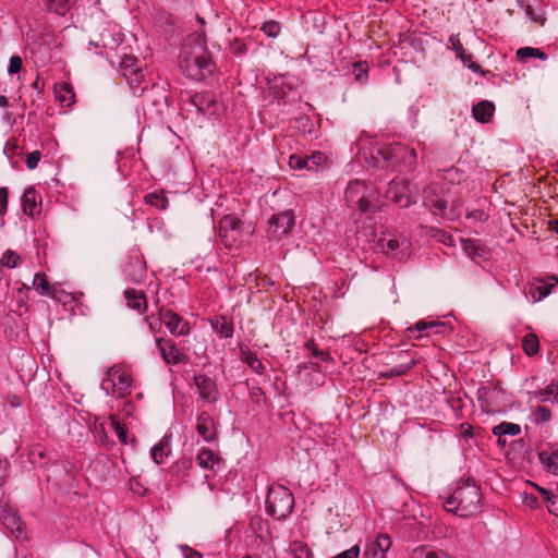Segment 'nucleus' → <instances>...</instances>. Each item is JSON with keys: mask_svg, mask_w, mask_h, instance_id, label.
Returning <instances> with one entry per match:
<instances>
[{"mask_svg": "<svg viewBox=\"0 0 558 558\" xmlns=\"http://www.w3.org/2000/svg\"><path fill=\"white\" fill-rule=\"evenodd\" d=\"M205 45V34L194 32L182 46L179 66L186 77L202 81L214 72L215 64L210 60Z\"/></svg>", "mask_w": 558, "mask_h": 558, "instance_id": "nucleus-1", "label": "nucleus"}, {"mask_svg": "<svg viewBox=\"0 0 558 558\" xmlns=\"http://www.w3.org/2000/svg\"><path fill=\"white\" fill-rule=\"evenodd\" d=\"M481 505V490L476 484L470 480L457 485L444 501L446 511L461 518L475 515L480 512Z\"/></svg>", "mask_w": 558, "mask_h": 558, "instance_id": "nucleus-2", "label": "nucleus"}, {"mask_svg": "<svg viewBox=\"0 0 558 558\" xmlns=\"http://www.w3.org/2000/svg\"><path fill=\"white\" fill-rule=\"evenodd\" d=\"M448 195L437 184L428 185L423 192V204L435 216L446 220H456L461 215V206L452 204L448 206Z\"/></svg>", "mask_w": 558, "mask_h": 558, "instance_id": "nucleus-3", "label": "nucleus"}, {"mask_svg": "<svg viewBox=\"0 0 558 558\" xmlns=\"http://www.w3.org/2000/svg\"><path fill=\"white\" fill-rule=\"evenodd\" d=\"M294 506L292 493L281 484H271L268 488L266 498V511L276 520L284 519L289 515Z\"/></svg>", "mask_w": 558, "mask_h": 558, "instance_id": "nucleus-4", "label": "nucleus"}, {"mask_svg": "<svg viewBox=\"0 0 558 558\" xmlns=\"http://www.w3.org/2000/svg\"><path fill=\"white\" fill-rule=\"evenodd\" d=\"M376 194V190L365 181L353 180L345 189L344 198L350 206H357L361 211L366 213L373 210Z\"/></svg>", "mask_w": 558, "mask_h": 558, "instance_id": "nucleus-5", "label": "nucleus"}, {"mask_svg": "<svg viewBox=\"0 0 558 558\" xmlns=\"http://www.w3.org/2000/svg\"><path fill=\"white\" fill-rule=\"evenodd\" d=\"M130 374L120 366H112L108 369L106 377L102 379L100 387L107 396H125L131 388Z\"/></svg>", "mask_w": 558, "mask_h": 558, "instance_id": "nucleus-6", "label": "nucleus"}, {"mask_svg": "<svg viewBox=\"0 0 558 558\" xmlns=\"http://www.w3.org/2000/svg\"><path fill=\"white\" fill-rule=\"evenodd\" d=\"M377 153L385 161L411 167L416 161V151L401 143H392L380 147Z\"/></svg>", "mask_w": 558, "mask_h": 558, "instance_id": "nucleus-7", "label": "nucleus"}, {"mask_svg": "<svg viewBox=\"0 0 558 558\" xmlns=\"http://www.w3.org/2000/svg\"><path fill=\"white\" fill-rule=\"evenodd\" d=\"M0 520L2 525L17 539L26 538L25 524L19 514V510L14 506L10 504L1 506Z\"/></svg>", "mask_w": 558, "mask_h": 558, "instance_id": "nucleus-8", "label": "nucleus"}, {"mask_svg": "<svg viewBox=\"0 0 558 558\" xmlns=\"http://www.w3.org/2000/svg\"><path fill=\"white\" fill-rule=\"evenodd\" d=\"M385 196L402 208H407L412 203H415L409 183L402 179L391 180Z\"/></svg>", "mask_w": 558, "mask_h": 558, "instance_id": "nucleus-9", "label": "nucleus"}, {"mask_svg": "<svg viewBox=\"0 0 558 558\" xmlns=\"http://www.w3.org/2000/svg\"><path fill=\"white\" fill-rule=\"evenodd\" d=\"M328 158L322 151H314L310 156L291 155L289 166L291 169L318 171L327 166Z\"/></svg>", "mask_w": 558, "mask_h": 558, "instance_id": "nucleus-10", "label": "nucleus"}, {"mask_svg": "<svg viewBox=\"0 0 558 558\" xmlns=\"http://www.w3.org/2000/svg\"><path fill=\"white\" fill-rule=\"evenodd\" d=\"M120 72L132 88L137 87L144 80L140 61L133 56H124L120 62Z\"/></svg>", "mask_w": 558, "mask_h": 558, "instance_id": "nucleus-11", "label": "nucleus"}, {"mask_svg": "<svg viewBox=\"0 0 558 558\" xmlns=\"http://www.w3.org/2000/svg\"><path fill=\"white\" fill-rule=\"evenodd\" d=\"M194 380L202 400L214 403L220 398L217 384L213 378L206 375H196Z\"/></svg>", "mask_w": 558, "mask_h": 558, "instance_id": "nucleus-12", "label": "nucleus"}, {"mask_svg": "<svg viewBox=\"0 0 558 558\" xmlns=\"http://www.w3.org/2000/svg\"><path fill=\"white\" fill-rule=\"evenodd\" d=\"M160 320L166 325L168 330L174 336H185L190 332L189 323L181 316L170 310L160 312Z\"/></svg>", "mask_w": 558, "mask_h": 558, "instance_id": "nucleus-13", "label": "nucleus"}, {"mask_svg": "<svg viewBox=\"0 0 558 558\" xmlns=\"http://www.w3.org/2000/svg\"><path fill=\"white\" fill-rule=\"evenodd\" d=\"M428 329H434L435 333H445L447 325L439 320H418L413 326L408 327L405 333L409 339H421L423 338V332Z\"/></svg>", "mask_w": 558, "mask_h": 558, "instance_id": "nucleus-14", "label": "nucleus"}, {"mask_svg": "<svg viewBox=\"0 0 558 558\" xmlns=\"http://www.w3.org/2000/svg\"><path fill=\"white\" fill-rule=\"evenodd\" d=\"M390 547V536L387 534H379L374 541L367 543L363 558H386V553Z\"/></svg>", "mask_w": 558, "mask_h": 558, "instance_id": "nucleus-15", "label": "nucleus"}, {"mask_svg": "<svg viewBox=\"0 0 558 558\" xmlns=\"http://www.w3.org/2000/svg\"><path fill=\"white\" fill-rule=\"evenodd\" d=\"M191 104L203 116L211 117L216 113L217 100L209 92L194 94L191 97Z\"/></svg>", "mask_w": 558, "mask_h": 558, "instance_id": "nucleus-16", "label": "nucleus"}, {"mask_svg": "<svg viewBox=\"0 0 558 558\" xmlns=\"http://www.w3.org/2000/svg\"><path fill=\"white\" fill-rule=\"evenodd\" d=\"M157 348L161 354L162 360L167 364H180L184 362L185 355L178 349V347L171 341H163L161 338L156 339Z\"/></svg>", "mask_w": 558, "mask_h": 558, "instance_id": "nucleus-17", "label": "nucleus"}, {"mask_svg": "<svg viewBox=\"0 0 558 558\" xmlns=\"http://www.w3.org/2000/svg\"><path fill=\"white\" fill-rule=\"evenodd\" d=\"M539 462L546 472L558 474V444H549L538 453Z\"/></svg>", "mask_w": 558, "mask_h": 558, "instance_id": "nucleus-18", "label": "nucleus"}, {"mask_svg": "<svg viewBox=\"0 0 558 558\" xmlns=\"http://www.w3.org/2000/svg\"><path fill=\"white\" fill-rule=\"evenodd\" d=\"M197 434L206 441L210 442L216 439V422L215 420L207 413L203 412L197 416L196 424Z\"/></svg>", "mask_w": 558, "mask_h": 558, "instance_id": "nucleus-19", "label": "nucleus"}, {"mask_svg": "<svg viewBox=\"0 0 558 558\" xmlns=\"http://www.w3.org/2000/svg\"><path fill=\"white\" fill-rule=\"evenodd\" d=\"M293 225V218L288 213L274 215L269 219V231L272 233H277L281 229L280 233L286 234L291 230Z\"/></svg>", "mask_w": 558, "mask_h": 558, "instance_id": "nucleus-20", "label": "nucleus"}, {"mask_svg": "<svg viewBox=\"0 0 558 558\" xmlns=\"http://www.w3.org/2000/svg\"><path fill=\"white\" fill-rule=\"evenodd\" d=\"M531 399L538 402L558 403V383L551 381L544 389L531 392Z\"/></svg>", "mask_w": 558, "mask_h": 558, "instance_id": "nucleus-21", "label": "nucleus"}, {"mask_svg": "<svg viewBox=\"0 0 558 558\" xmlns=\"http://www.w3.org/2000/svg\"><path fill=\"white\" fill-rule=\"evenodd\" d=\"M495 111V106L492 101L482 100L473 106L472 114L473 118L481 123H487L490 121Z\"/></svg>", "mask_w": 558, "mask_h": 558, "instance_id": "nucleus-22", "label": "nucleus"}, {"mask_svg": "<svg viewBox=\"0 0 558 558\" xmlns=\"http://www.w3.org/2000/svg\"><path fill=\"white\" fill-rule=\"evenodd\" d=\"M56 99L63 107H70L74 102L75 94L71 84L66 82H60L54 86Z\"/></svg>", "mask_w": 558, "mask_h": 558, "instance_id": "nucleus-23", "label": "nucleus"}, {"mask_svg": "<svg viewBox=\"0 0 558 558\" xmlns=\"http://www.w3.org/2000/svg\"><path fill=\"white\" fill-rule=\"evenodd\" d=\"M46 9L60 16H64L77 4L78 0H43Z\"/></svg>", "mask_w": 558, "mask_h": 558, "instance_id": "nucleus-24", "label": "nucleus"}, {"mask_svg": "<svg viewBox=\"0 0 558 558\" xmlns=\"http://www.w3.org/2000/svg\"><path fill=\"white\" fill-rule=\"evenodd\" d=\"M220 458L211 449L203 447L198 450L196 462L203 469L214 470Z\"/></svg>", "mask_w": 558, "mask_h": 558, "instance_id": "nucleus-25", "label": "nucleus"}, {"mask_svg": "<svg viewBox=\"0 0 558 558\" xmlns=\"http://www.w3.org/2000/svg\"><path fill=\"white\" fill-rule=\"evenodd\" d=\"M126 304L130 308L136 310L138 312L145 311L147 306L145 294L142 291H137L135 289H128L124 292Z\"/></svg>", "mask_w": 558, "mask_h": 558, "instance_id": "nucleus-26", "label": "nucleus"}, {"mask_svg": "<svg viewBox=\"0 0 558 558\" xmlns=\"http://www.w3.org/2000/svg\"><path fill=\"white\" fill-rule=\"evenodd\" d=\"M521 433L520 425L511 422H502L493 428V434L498 437L499 445H505L506 441L501 439L502 436H517Z\"/></svg>", "mask_w": 558, "mask_h": 558, "instance_id": "nucleus-27", "label": "nucleus"}, {"mask_svg": "<svg viewBox=\"0 0 558 558\" xmlns=\"http://www.w3.org/2000/svg\"><path fill=\"white\" fill-rule=\"evenodd\" d=\"M412 557L413 558H453L446 550L436 548V547H429V546L416 547L413 550Z\"/></svg>", "mask_w": 558, "mask_h": 558, "instance_id": "nucleus-28", "label": "nucleus"}, {"mask_svg": "<svg viewBox=\"0 0 558 558\" xmlns=\"http://www.w3.org/2000/svg\"><path fill=\"white\" fill-rule=\"evenodd\" d=\"M39 195L34 187H28L25 190L22 196V207L23 211L28 216H34L37 209V199Z\"/></svg>", "mask_w": 558, "mask_h": 558, "instance_id": "nucleus-29", "label": "nucleus"}, {"mask_svg": "<svg viewBox=\"0 0 558 558\" xmlns=\"http://www.w3.org/2000/svg\"><path fill=\"white\" fill-rule=\"evenodd\" d=\"M549 280V283L541 282L539 286L531 288L530 293L534 302L542 301L548 296L551 292V289L558 283L557 277H550Z\"/></svg>", "mask_w": 558, "mask_h": 558, "instance_id": "nucleus-30", "label": "nucleus"}, {"mask_svg": "<svg viewBox=\"0 0 558 558\" xmlns=\"http://www.w3.org/2000/svg\"><path fill=\"white\" fill-rule=\"evenodd\" d=\"M402 243H403V241H401L399 238L383 236L378 240V247L381 250V252L384 254H386L388 256H397L398 251Z\"/></svg>", "mask_w": 558, "mask_h": 558, "instance_id": "nucleus-31", "label": "nucleus"}, {"mask_svg": "<svg viewBox=\"0 0 558 558\" xmlns=\"http://www.w3.org/2000/svg\"><path fill=\"white\" fill-rule=\"evenodd\" d=\"M241 229V221L231 215L225 216L220 221L219 234L220 236L228 238L229 232H239Z\"/></svg>", "mask_w": 558, "mask_h": 558, "instance_id": "nucleus-32", "label": "nucleus"}, {"mask_svg": "<svg viewBox=\"0 0 558 558\" xmlns=\"http://www.w3.org/2000/svg\"><path fill=\"white\" fill-rule=\"evenodd\" d=\"M56 284H50L47 276L44 272L35 274L32 282V288L35 289L40 295L48 296Z\"/></svg>", "mask_w": 558, "mask_h": 558, "instance_id": "nucleus-33", "label": "nucleus"}, {"mask_svg": "<svg viewBox=\"0 0 558 558\" xmlns=\"http://www.w3.org/2000/svg\"><path fill=\"white\" fill-rule=\"evenodd\" d=\"M241 359L256 374L262 375L264 373V365L254 352L248 349H241Z\"/></svg>", "mask_w": 558, "mask_h": 558, "instance_id": "nucleus-34", "label": "nucleus"}, {"mask_svg": "<svg viewBox=\"0 0 558 558\" xmlns=\"http://www.w3.org/2000/svg\"><path fill=\"white\" fill-rule=\"evenodd\" d=\"M525 15L533 22L543 24L545 19L539 8V0H525L524 2Z\"/></svg>", "mask_w": 558, "mask_h": 558, "instance_id": "nucleus-35", "label": "nucleus"}, {"mask_svg": "<svg viewBox=\"0 0 558 558\" xmlns=\"http://www.w3.org/2000/svg\"><path fill=\"white\" fill-rule=\"evenodd\" d=\"M170 453L169 444L167 440L161 439L157 444H155L150 449V457L156 464H160L163 461L165 457H168Z\"/></svg>", "mask_w": 558, "mask_h": 558, "instance_id": "nucleus-36", "label": "nucleus"}, {"mask_svg": "<svg viewBox=\"0 0 558 558\" xmlns=\"http://www.w3.org/2000/svg\"><path fill=\"white\" fill-rule=\"evenodd\" d=\"M522 348L524 353L529 356L537 354L539 350V341L537 336L533 332L526 333L522 338Z\"/></svg>", "mask_w": 558, "mask_h": 558, "instance_id": "nucleus-37", "label": "nucleus"}, {"mask_svg": "<svg viewBox=\"0 0 558 558\" xmlns=\"http://www.w3.org/2000/svg\"><path fill=\"white\" fill-rule=\"evenodd\" d=\"M289 550L293 558H313V553L308 545L301 541L291 543Z\"/></svg>", "mask_w": 558, "mask_h": 558, "instance_id": "nucleus-38", "label": "nucleus"}, {"mask_svg": "<svg viewBox=\"0 0 558 558\" xmlns=\"http://www.w3.org/2000/svg\"><path fill=\"white\" fill-rule=\"evenodd\" d=\"M21 256L15 251L7 250L0 258V266L13 269L21 264Z\"/></svg>", "mask_w": 558, "mask_h": 558, "instance_id": "nucleus-39", "label": "nucleus"}, {"mask_svg": "<svg viewBox=\"0 0 558 558\" xmlns=\"http://www.w3.org/2000/svg\"><path fill=\"white\" fill-rule=\"evenodd\" d=\"M215 330L225 338H230L233 335V325L225 317H219L213 323Z\"/></svg>", "mask_w": 558, "mask_h": 558, "instance_id": "nucleus-40", "label": "nucleus"}, {"mask_svg": "<svg viewBox=\"0 0 558 558\" xmlns=\"http://www.w3.org/2000/svg\"><path fill=\"white\" fill-rule=\"evenodd\" d=\"M145 203L159 209H166L168 207V198L158 192L148 193L145 196Z\"/></svg>", "mask_w": 558, "mask_h": 558, "instance_id": "nucleus-41", "label": "nucleus"}, {"mask_svg": "<svg viewBox=\"0 0 558 558\" xmlns=\"http://www.w3.org/2000/svg\"><path fill=\"white\" fill-rule=\"evenodd\" d=\"M532 421L536 424L547 423L551 418V412L548 408L537 405L531 413Z\"/></svg>", "mask_w": 558, "mask_h": 558, "instance_id": "nucleus-42", "label": "nucleus"}, {"mask_svg": "<svg viewBox=\"0 0 558 558\" xmlns=\"http://www.w3.org/2000/svg\"><path fill=\"white\" fill-rule=\"evenodd\" d=\"M517 56L521 60H525V59L532 58V57L538 58L541 60H545L547 58V56L543 51H541L537 48H532V47H523V48L518 49Z\"/></svg>", "mask_w": 558, "mask_h": 558, "instance_id": "nucleus-43", "label": "nucleus"}, {"mask_svg": "<svg viewBox=\"0 0 558 558\" xmlns=\"http://www.w3.org/2000/svg\"><path fill=\"white\" fill-rule=\"evenodd\" d=\"M461 246L463 252L471 258L475 255L481 256L478 244L472 239H461Z\"/></svg>", "mask_w": 558, "mask_h": 558, "instance_id": "nucleus-44", "label": "nucleus"}, {"mask_svg": "<svg viewBox=\"0 0 558 558\" xmlns=\"http://www.w3.org/2000/svg\"><path fill=\"white\" fill-rule=\"evenodd\" d=\"M110 426L116 433L117 437L122 444L128 442L126 429L122 426L120 421L116 416H110Z\"/></svg>", "mask_w": 558, "mask_h": 558, "instance_id": "nucleus-45", "label": "nucleus"}, {"mask_svg": "<svg viewBox=\"0 0 558 558\" xmlns=\"http://www.w3.org/2000/svg\"><path fill=\"white\" fill-rule=\"evenodd\" d=\"M305 348L311 351L312 355L316 359L322 360L323 362H329L331 361V356L329 352L319 350L316 345L314 340H310L306 342Z\"/></svg>", "mask_w": 558, "mask_h": 558, "instance_id": "nucleus-46", "label": "nucleus"}, {"mask_svg": "<svg viewBox=\"0 0 558 558\" xmlns=\"http://www.w3.org/2000/svg\"><path fill=\"white\" fill-rule=\"evenodd\" d=\"M48 296L63 304H66L73 300V295L71 293L65 292L57 284L53 287L51 293H49Z\"/></svg>", "mask_w": 558, "mask_h": 558, "instance_id": "nucleus-47", "label": "nucleus"}, {"mask_svg": "<svg viewBox=\"0 0 558 558\" xmlns=\"http://www.w3.org/2000/svg\"><path fill=\"white\" fill-rule=\"evenodd\" d=\"M262 31L267 35L268 37L276 38L280 32H281V25L279 22L276 21H268L265 22L262 26Z\"/></svg>", "mask_w": 558, "mask_h": 558, "instance_id": "nucleus-48", "label": "nucleus"}, {"mask_svg": "<svg viewBox=\"0 0 558 558\" xmlns=\"http://www.w3.org/2000/svg\"><path fill=\"white\" fill-rule=\"evenodd\" d=\"M147 228L150 233H154L156 229L161 233L163 239L171 238V233L167 230L165 223L158 219H156L154 222H148Z\"/></svg>", "mask_w": 558, "mask_h": 558, "instance_id": "nucleus-49", "label": "nucleus"}, {"mask_svg": "<svg viewBox=\"0 0 558 558\" xmlns=\"http://www.w3.org/2000/svg\"><path fill=\"white\" fill-rule=\"evenodd\" d=\"M22 59L19 56H12L9 61L8 73L10 75L16 74L22 69Z\"/></svg>", "mask_w": 558, "mask_h": 558, "instance_id": "nucleus-50", "label": "nucleus"}, {"mask_svg": "<svg viewBox=\"0 0 558 558\" xmlns=\"http://www.w3.org/2000/svg\"><path fill=\"white\" fill-rule=\"evenodd\" d=\"M41 154L38 150H34L29 153L26 157V166L28 169L33 170L38 166V162L40 161Z\"/></svg>", "mask_w": 558, "mask_h": 558, "instance_id": "nucleus-51", "label": "nucleus"}, {"mask_svg": "<svg viewBox=\"0 0 558 558\" xmlns=\"http://www.w3.org/2000/svg\"><path fill=\"white\" fill-rule=\"evenodd\" d=\"M360 546L354 545L351 548L336 555L333 558H359L360 557Z\"/></svg>", "mask_w": 558, "mask_h": 558, "instance_id": "nucleus-52", "label": "nucleus"}, {"mask_svg": "<svg viewBox=\"0 0 558 558\" xmlns=\"http://www.w3.org/2000/svg\"><path fill=\"white\" fill-rule=\"evenodd\" d=\"M179 549L184 558H203L199 551L193 549L189 545H179Z\"/></svg>", "mask_w": 558, "mask_h": 558, "instance_id": "nucleus-53", "label": "nucleus"}, {"mask_svg": "<svg viewBox=\"0 0 558 558\" xmlns=\"http://www.w3.org/2000/svg\"><path fill=\"white\" fill-rule=\"evenodd\" d=\"M449 44L451 46V49L457 52V56L461 54L464 51L462 43H461L458 34H452L449 37Z\"/></svg>", "mask_w": 558, "mask_h": 558, "instance_id": "nucleus-54", "label": "nucleus"}, {"mask_svg": "<svg viewBox=\"0 0 558 558\" xmlns=\"http://www.w3.org/2000/svg\"><path fill=\"white\" fill-rule=\"evenodd\" d=\"M9 193L5 187L0 189V215H4L8 210Z\"/></svg>", "mask_w": 558, "mask_h": 558, "instance_id": "nucleus-55", "label": "nucleus"}, {"mask_svg": "<svg viewBox=\"0 0 558 558\" xmlns=\"http://www.w3.org/2000/svg\"><path fill=\"white\" fill-rule=\"evenodd\" d=\"M353 66H354V71H357V73L355 74V78L360 82L365 81L366 75H367V70L365 68V64L362 62H356L353 64Z\"/></svg>", "mask_w": 558, "mask_h": 558, "instance_id": "nucleus-56", "label": "nucleus"}, {"mask_svg": "<svg viewBox=\"0 0 558 558\" xmlns=\"http://www.w3.org/2000/svg\"><path fill=\"white\" fill-rule=\"evenodd\" d=\"M547 501L548 511L558 517V494H553Z\"/></svg>", "mask_w": 558, "mask_h": 558, "instance_id": "nucleus-57", "label": "nucleus"}, {"mask_svg": "<svg viewBox=\"0 0 558 558\" xmlns=\"http://www.w3.org/2000/svg\"><path fill=\"white\" fill-rule=\"evenodd\" d=\"M488 391L489 390L486 387H481L477 390L478 399L483 402L482 408L485 409L486 411H490L489 404L484 402V397L488 393Z\"/></svg>", "mask_w": 558, "mask_h": 558, "instance_id": "nucleus-58", "label": "nucleus"}, {"mask_svg": "<svg viewBox=\"0 0 558 558\" xmlns=\"http://www.w3.org/2000/svg\"><path fill=\"white\" fill-rule=\"evenodd\" d=\"M466 217L468 218H474L478 221H484L487 219V214L483 210H476V211H472V213H469L466 214Z\"/></svg>", "mask_w": 558, "mask_h": 558, "instance_id": "nucleus-59", "label": "nucleus"}, {"mask_svg": "<svg viewBox=\"0 0 558 558\" xmlns=\"http://www.w3.org/2000/svg\"><path fill=\"white\" fill-rule=\"evenodd\" d=\"M7 465H8L7 460L0 458V485H2V483L4 481L5 473H7Z\"/></svg>", "mask_w": 558, "mask_h": 558, "instance_id": "nucleus-60", "label": "nucleus"}, {"mask_svg": "<svg viewBox=\"0 0 558 558\" xmlns=\"http://www.w3.org/2000/svg\"><path fill=\"white\" fill-rule=\"evenodd\" d=\"M440 241L448 246L454 245V240L450 234L442 233Z\"/></svg>", "mask_w": 558, "mask_h": 558, "instance_id": "nucleus-61", "label": "nucleus"}, {"mask_svg": "<svg viewBox=\"0 0 558 558\" xmlns=\"http://www.w3.org/2000/svg\"><path fill=\"white\" fill-rule=\"evenodd\" d=\"M415 362L414 360H411L403 368H393V372L398 375H401L403 374L404 372H407L408 369L412 368L414 366Z\"/></svg>", "mask_w": 558, "mask_h": 558, "instance_id": "nucleus-62", "label": "nucleus"}, {"mask_svg": "<svg viewBox=\"0 0 558 558\" xmlns=\"http://www.w3.org/2000/svg\"><path fill=\"white\" fill-rule=\"evenodd\" d=\"M461 62L468 66L470 62H472V57L470 54H465L464 51L461 54L457 56Z\"/></svg>", "mask_w": 558, "mask_h": 558, "instance_id": "nucleus-63", "label": "nucleus"}, {"mask_svg": "<svg viewBox=\"0 0 558 558\" xmlns=\"http://www.w3.org/2000/svg\"><path fill=\"white\" fill-rule=\"evenodd\" d=\"M537 489L538 492L541 493V495L545 498V500H548L550 496H553L554 493H551L550 490L546 489V488H543V487H538L537 486Z\"/></svg>", "mask_w": 558, "mask_h": 558, "instance_id": "nucleus-64", "label": "nucleus"}]
</instances>
